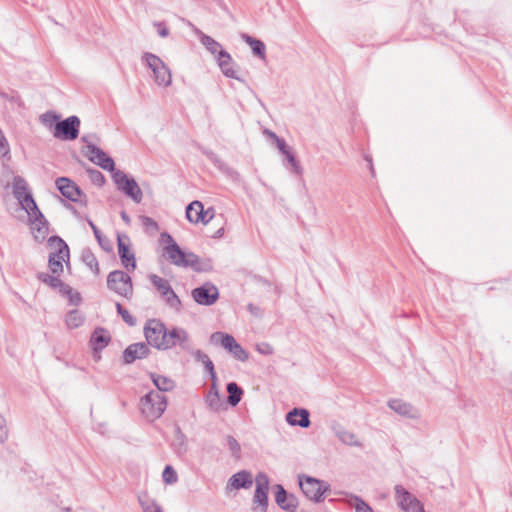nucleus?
Segmentation results:
<instances>
[{"label":"nucleus","instance_id":"nucleus-58","mask_svg":"<svg viewBox=\"0 0 512 512\" xmlns=\"http://www.w3.org/2000/svg\"><path fill=\"white\" fill-rule=\"evenodd\" d=\"M66 294L69 296L70 301L72 303H74V304H78V302L81 299L79 293L78 292H74L73 290H72L71 293H66Z\"/></svg>","mask_w":512,"mask_h":512},{"label":"nucleus","instance_id":"nucleus-52","mask_svg":"<svg viewBox=\"0 0 512 512\" xmlns=\"http://www.w3.org/2000/svg\"><path fill=\"white\" fill-rule=\"evenodd\" d=\"M8 436L7 428H6V421L5 419L0 415V443H3Z\"/></svg>","mask_w":512,"mask_h":512},{"label":"nucleus","instance_id":"nucleus-25","mask_svg":"<svg viewBox=\"0 0 512 512\" xmlns=\"http://www.w3.org/2000/svg\"><path fill=\"white\" fill-rule=\"evenodd\" d=\"M110 342V335L104 328H97L90 338V345L94 351L105 348Z\"/></svg>","mask_w":512,"mask_h":512},{"label":"nucleus","instance_id":"nucleus-46","mask_svg":"<svg viewBox=\"0 0 512 512\" xmlns=\"http://www.w3.org/2000/svg\"><path fill=\"white\" fill-rule=\"evenodd\" d=\"M236 344H237V342H236L235 338L232 335L227 334V335H225L221 346L230 353L232 351V349L234 348V345H236Z\"/></svg>","mask_w":512,"mask_h":512},{"label":"nucleus","instance_id":"nucleus-63","mask_svg":"<svg viewBox=\"0 0 512 512\" xmlns=\"http://www.w3.org/2000/svg\"><path fill=\"white\" fill-rule=\"evenodd\" d=\"M223 231H224V229L222 227L220 229H218L217 232H216L217 237L222 236Z\"/></svg>","mask_w":512,"mask_h":512},{"label":"nucleus","instance_id":"nucleus-39","mask_svg":"<svg viewBox=\"0 0 512 512\" xmlns=\"http://www.w3.org/2000/svg\"><path fill=\"white\" fill-rule=\"evenodd\" d=\"M351 505L355 508V512H374L373 509L358 496L352 498Z\"/></svg>","mask_w":512,"mask_h":512},{"label":"nucleus","instance_id":"nucleus-61","mask_svg":"<svg viewBox=\"0 0 512 512\" xmlns=\"http://www.w3.org/2000/svg\"><path fill=\"white\" fill-rule=\"evenodd\" d=\"M212 381V384H211V388L209 391H215V390H218L217 388V384H216V380H211Z\"/></svg>","mask_w":512,"mask_h":512},{"label":"nucleus","instance_id":"nucleus-28","mask_svg":"<svg viewBox=\"0 0 512 512\" xmlns=\"http://www.w3.org/2000/svg\"><path fill=\"white\" fill-rule=\"evenodd\" d=\"M38 279L53 289L59 288L63 293L72 292V288L68 285H65L57 276L49 275L47 273H40L38 275Z\"/></svg>","mask_w":512,"mask_h":512},{"label":"nucleus","instance_id":"nucleus-1","mask_svg":"<svg viewBox=\"0 0 512 512\" xmlns=\"http://www.w3.org/2000/svg\"><path fill=\"white\" fill-rule=\"evenodd\" d=\"M161 240L167 244L164 247L165 255L175 266L191 268L196 272L207 271L211 268L209 262H202L196 254L184 252L170 234L166 232L162 233Z\"/></svg>","mask_w":512,"mask_h":512},{"label":"nucleus","instance_id":"nucleus-20","mask_svg":"<svg viewBox=\"0 0 512 512\" xmlns=\"http://www.w3.org/2000/svg\"><path fill=\"white\" fill-rule=\"evenodd\" d=\"M118 253L121 260L122 265L127 270H135L136 268V260L135 254L129 249V245L124 242L123 237L118 235Z\"/></svg>","mask_w":512,"mask_h":512},{"label":"nucleus","instance_id":"nucleus-10","mask_svg":"<svg viewBox=\"0 0 512 512\" xmlns=\"http://www.w3.org/2000/svg\"><path fill=\"white\" fill-rule=\"evenodd\" d=\"M256 489L253 496V507L254 512H266L268 507V490H269V478L268 476L260 472L255 478Z\"/></svg>","mask_w":512,"mask_h":512},{"label":"nucleus","instance_id":"nucleus-13","mask_svg":"<svg viewBox=\"0 0 512 512\" xmlns=\"http://www.w3.org/2000/svg\"><path fill=\"white\" fill-rule=\"evenodd\" d=\"M80 119L70 116L55 125L54 137L62 140H75L79 135Z\"/></svg>","mask_w":512,"mask_h":512},{"label":"nucleus","instance_id":"nucleus-36","mask_svg":"<svg viewBox=\"0 0 512 512\" xmlns=\"http://www.w3.org/2000/svg\"><path fill=\"white\" fill-rule=\"evenodd\" d=\"M206 403L212 411H214V412L220 411L223 407V403L220 398L219 391L218 390L209 391L206 396Z\"/></svg>","mask_w":512,"mask_h":512},{"label":"nucleus","instance_id":"nucleus-22","mask_svg":"<svg viewBox=\"0 0 512 512\" xmlns=\"http://www.w3.org/2000/svg\"><path fill=\"white\" fill-rule=\"evenodd\" d=\"M286 421L292 426L307 428L310 425L309 412L306 409L294 408L287 413Z\"/></svg>","mask_w":512,"mask_h":512},{"label":"nucleus","instance_id":"nucleus-16","mask_svg":"<svg viewBox=\"0 0 512 512\" xmlns=\"http://www.w3.org/2000/svg\"><path fill=\"white\" fill-rule=\"evenodd\" d=\"M192 297L199 305H213L219 298L218 288L212 283H205L192 290Z\"/></svg>","mask_w":512,"mask_h":512},{"label":"nucleus","instance_id":"nucleus-3","mask_svg":"<svg viewBox=\"0 0 512 512\" xmlns=\"http://www.w3.org/2000/svg\"><path fill=\"white\" fill-rule=\"evenodd\" d=\"M167 407V399L157 391H150L140 401V409L144 417L154 421L162 416Z\"/></svg>","mask_w":512,"mask_h":512},{"label":"nucleus","instance_id":"nucleus-35","mask_svg":"<svg viewBox=\"0 0 512 512\" xmlns=\"http://www.w3.org/2000/svg\"><path fill=\"white\" fill-rule=\"evenodd\" d=\"M336 435L338 439L346 445L357 447L361 446V443L358 441L356 435L351 431L341 428L336 431Z\"/></svg>","mask_w":512,"mask_h":512},{"label":"nucleus","instance_id":"nucleus-23","mask_svg":"<svg viewBox=\"0 0 512 512\" xmlns=\"http://www.w3.org/2000/svg\"><path fill=\"white\" fill-rule=\"evenodd\" d=\"M388 406L401 416L408 418H417L418 411L409 403L400 399H391L388 402Z\"/></svg>","mask_w":512,"mask_h":512},{"label":"nucleus","instance_id":"nucleus-56","mask_svg":"<svg viewBox=\"0 0 512 512\" xmlns=\"http://www.w3.org/2000/svg\"><path fill=\"white\" fill-rule=\"evenodd\" d=\"M0 97L7 101L15 102V103H18L19 105L21 104V99L18 95H8L5 92H0Z\"/></svg>","mask_w":512,"mask_h":512},{"label":"nucleus","instance_id":"nucleus-53","mask_svg":"<svg viewBox=\"0 0 512 512\" xmlns=\"http://www.w3.org/2000/svg\"><path fill=\"white\" fill-rule=\"evenodd\" d=\"M154 26L157 28L160 37L165 38L169 35V29L163 22H157Z\"/></svg>","mask_w":512,"mask_h":512},{"label":"nucleus","instance_id":"nucleus-5","mask_svg":"<svg viewBox=\"0 0 512 512\" xmlns=\"http://www.w3.org/2000/svg\"><path fill=\"white\" fill-rule=\"evenodd\" d=\"M107 287L124 298L131 299L133 296L131 277L122 270H114L108 274Z\"/></svg>","mask_w":512,"mask_h":512},{"label":"nucleus","instance_id":"nucleus-6","mask_svg":"<svg viewBox=\"0 0 512 512\" xmlns=\"http://www.w3.org/2000/svg\"><path fill=\"white\" fill-rule=\"evenodd\" d=\"M166 326L159 319H149L144 326V335L147 343L157 350H164Z\"/></svg>","mask_w":512,"mask_h":512},{"label":"nucleus","instance_id":"nucleus-45","mask_svg":"<svg viewBox=\"0 0 512 512\" xmlns=\"http://www.w3.org/2000/svg\"><path fill=\"white\" fill-rule=\"evenodd\" d=\"M88 173L90 175L91 180L98 186H102L105 183L104 175L95 169H89Z\"/></svg>","mask_w":512,"mask_h":512},{"label":"nucleus","instance_id":"nucleus-15","mask_svg":"<svg viewBox=\"0 0 512 512\" xmlns=\"http://www.w3.org/2000/svg\"><path fill=\"white\" fill-rule=\"evenodd\" d=\"M85 155L91 162L100 166L102 169L112 173L116 171L114 160L96 145L88 143L86 145Z\"/></svg>","mask_w":512,"mask_h":512},{"label":"nucleus","instance_id":"nucleus-54","mask_svg":"<svg viewBox=\"0 0 512 512\" xmlns=\"http://www.w3.org/2000/svg\"><path fill=\"white\" fill-rule=\"evenodd\" d=\"M203 365L205 370L209 373L211 380H217L214 364L211 359L207 360Z\"/></svg>","mask_w":512,"mask_h":512},{"label":"nucleus","instance_id":"nucleus-37","mask_svg":"<svg viewBox=\"0 0 512 512\" xmlns=\"http://www.w3.org/2000/svg\"><path fill=\"white\" fill-rule=\"evenodd\" d=\"M84 318L77 310H72L66 317V325L70 329L78 328L82 325Z\"/></svg>","mask_w":512,"mask_h":512},{"label":"nucleus","instance_id":"nucleus-57","mask_svg":"<svg viewBox=\"0 0 512 512\" xmlns=\"http://www.w3.org/2000/svg\"><path fill=\"white\" fill-rule=\"evenodd\" d=\"M142 222L147 228H152V229L158 228L157 223L150 217H147V216L143 217Z\"/></svg>","mask_w":512,"mask_h":512},{"label":"nucleus","instance_id":"nucleus-64","mask_svg":"<svg viewBox=\"0 0 512 512\" xmlns=\"http://www.w3.org/2000/svg\"><path fill=\"white\" fill-rule=\"evenodd\" d=\"M248 309H249L252 313H254V311H255V308H254V306H253L252 304H249V305H248Z\"/></svg>","mask_w":512,"mask_h":512},{"label":"nucleus","instance_id":"nucleus-30","mask_svg":"<svg viewBox=\"0 0 512 512\" xmlns=\"http://www.w3.org/2000/svg\"><path fill=\"white\" fill-rule=\"evenodd\" d=\"M81 260H82V262L87 267H89V269L96 276H98L100 274V268H99L98 260H97L96 256L94 255V253L92 252V250L90 248H84L82 250V252H81Z\"/></svg>","mask_w":512,"mask_h":512},{"label":"nucleus","instance_id":"nucleus-26","mask_svg":"<svg viewBox=\"0 0 512 512\" xmlns=\"http://www.w3.org/2000/svg\"><path fill=\"white\" fill-rule=\"evenodd\" d=\"M218 64L226 77L239 80V77L236 75V71L233 69L232 58L226 51L219 52Z\"/></svg>","mask_w":512,"mask_h":512},{"label":"nucleus","instance_id":"nucleus-44","mask_svg":"<svg viewBox=\"0 0 512 512\" xmlns=\"http://www.w3.org/2000/svg\"><path fill=\"white\" fill-rule=\"evenodd\" d=\"M227 445L233 456L237 459L240 457L241 447L238 441L233 436L227 437Z\"/></svg>","mask_w":512,"mask_h":512},{"label":"nucleus","instance_id":"nucleus-49","mask_svg":"<svg viewBox=\"0 0 512 512\" xmlns=\"http://www.w3.org/2000/svg\"><path fill=\"white\" fill-rule=\"evenodd\" d=\"M275 143H276L277 148L283 155L288 154L292 150L291 147H289L286 144L285 140L282 138H277V140H275Z\"/></svg>","mask_w":512,"mask_h":512},{"label":"nucleus","instance_id":"nucleus-4","mask_svg":"<svg viewBox=\"0 0 512 512\" xmlns=\"http://www.w3.org/2000/svg\"><path fill=\"white\" fill-rule=\"evenodd\" d=\"M142 61L151 70L155 83L161 87H168L172 83V74L168 66L157 55L145 52Z\"/></svg>","mask_w":512,"mask_h":512},{"label":"nucleus","instance_id":"nucleus-9","mask_svg":"<svg viewBox=\"0 0 512 512\" xmlns=\"http://www.w3.org/2000/svg\"><path fill=\"white\" fill-rule=\"evenodd\" d=\"M299 485L304 495L315 502L321 501L323 494L329 489L327 483L310 476H300Z\"/></svg>","mask_w":512,"mask_h":512},{"label":"nucleus","instance_id":"nucleus-32","mask_svg":"<svg viewBox=\"0 0 512 512\" xmlns=\"http://www.w3.org/2000/svg\"><path fill=\"white\" fill-rule=\"evenodd\" d=\"M243 39L251 47L254 55L258 56L260 59H265V44L261 40L255 39L249 35H243Z\"/></svg>","mask_w":512,"mask_h":512},{"label":"nucleus","instance_id":"nucleus-42","mask_svg":"<svg viewBox=\"0 0 512 512\" xmlns=\"http://www.w3.org/2000/svg\"><path fill=\"white\" fill-rule=\"evenodd\" d=\"M162 477L164 482L168 484L176 483L178 480L176 471L172 468V466L169 465L165 467L162 473Z\"/></svg>","mask_w":512,"mask_h":512},{"label":"nucleus","instance_id":"nucleus-40","mask_svg":"<svg viewBox=\"0 0 512 512\" xmlns=\"http://www.w3.org/2000/svg\"><path fill=\"white\" fill-rule=\"evenodd\" d=\"M286 157V160L291 165L292 172L296 175H302L303 169L299 162L296 160L295 155L293 151L291 150L288 154L284 155Z\"/></svg>","mask_w":512,"mask_h":512},{"label":"nucleus","instance_id":"nucleus-12","mask_svg":"<svg viewBox=\"0 0 512 512\" xmlns=\"http://www.w3.org/2000/svg\"><path fill=\"white\" fill-rule=\"evenodd\" d=\"M395 500L401 510L405 512H424L421 502L402 485L394 487Z\"/></svg>","mask_w":512,"mask_h":512},{"label":"nucleus","instance_id":"nucleus-59","mask_svg":"<svg viewBox=\"0 0 512 512\" xmlns=\"http://www.w3.org/2000/svg\"><path fill=\"white\" fill-rule=\"evenodd\" d=\"M88 224L89 226L91 227L93 233H94V236L95 238H99V236L102 235V233L100 232V230L98 229V227L91 221L88 219Z\"/></svg>","mask_w":512,"mask_h":512},{"label":"nucleus","instance_id":"nucleus-21","mask_svg":"<svg viewBox=\"0 0 512 512\" xmlns=\"http://www.w3.org/2000/svg\"><path fill=\"white\" fill-rule=\"evenodd\" d=\"M277 492L275 495L276 503L284 510L293 512L298 506L297 498L293 494H288L286 490L281 486L277 485Z\"/></svg>","mask_w":512,"mask_h":512},{"label":"nucleus","instance_id":"nucleus-38","mask_svg":"<svg viewBox=\"0 0 512 512\" xmlns=\"http://www.w3.org/2000/svg\"><path fill=\"white\" fill-rule=\"evenodd\" d=\"M201 42L212 54H219V52L222 51L220 49L221 45L208 35H204L201 38Z\"/></svg>","mask_w":512,"mask_h":512},{"label":"nucleus","instance_id":"nucleus-8","mask_svg":"<svg viewBox=\"0 0 512 512\" xmlns=\"http://www.w3.org/2000/svg\"><path fill=\"white\" fill-rule=\"evenodd\" d=\"M149 280L155 287V289L159 292L163 300L166 302V304L175 309L179 310L181 307V301L179 297L176 295L174 290L172 289L170 283L168 280L156 275V274H150Z\"/></svg>","mask_w":512,"mask_h":512},{"label":"nucleus","instance_id":"nucleus-62","mask_svg":"<svg viewBox=\"0 0 512 512\" xmlns=\"http://www.w3.org/2000/svg\"><path fill=\"white\" fill-rule=\"evenodd\" d=\"M121 217L124 221H129V217L127 216V214L125 212H122L121 213Z\"/></svg>","mask_w":512,"mask_h":512},{"label":"nucleus","instance_id":"nucleus-47","mask_svg":"<svg viewBox=\"0 0 512 512\" xmlns=\"http://www.w3.org/2000/svg\"><path fill=\"white\" fill-rule=\"evenodd\" d=\"M256 349L260 354L263 355H272L274 352L273 347L267 342L257 344Z\"/></svg>","mask_w":512,"mask_h":512},{"label":"nucleus","instance_id":"nucleus-43","mask_svg":"<svg viewBox=\"0 0 512 512\" xmlns=\"http://www.w3.org/2000/svg\"><path fill=\"white\" fill-rule=\"evenodd\" d=\"M232 354V356L241 361V362H245L248 360V353L242 348V346L240 344H236L234 345V348L232 349V351L230 352Z\"/></svg>","mask_w":512,"mask_h":512},{"label":"nucleus","instance_id":"nucleus-11","mask_svg":"<svg viewBox=\"0 0 512 512\" xmlns=\"http://www.w3.org/2000/svg\"><path fill=\"white\" fill-rule=\"evenodd\" d=\"M29 217V222L31 225V231L34 235V238L38 242H42L46 239L49 232V223L39 210L36 205V209L31 207V209L25 210Z\"/></svg>","mask_w":512,"mask_h":512},{"label":"nucleus","instance_id":"nucleus-51","mask_svg":"<svg viewBox=\"0 0 512 512\" xmlns=\"http://www.w3.org/2000/svg\"><path fill=\"white\" fill-rule=\"evenodd\" d=\"M215 217V210L214 208H208L207 210L203 209V218L204 221H200V223L207 225L209 222H211Z\"/></svg>","mask_w":512,"mask_h":512},{"label":"nucleus","instance_id":"nucleus-33","mask_svg":"<svg viewBox=\"0 0 512 512\" xmlns=\"http://www.w3.org/2000/svg\"><path fill=\"white\" fill-rule=\"evenodd\" d=\"M226 390L228 392V403L231 406H236L241 401L243 390L235 382L228 383Z\"/></svg>","mask_w":512,"mask_h":512},{"label":"nucleus","instance_id":"nucleus-24","mask_svg":"<svg viewBox=\"0 0 512 512\" xmlns=\"http://www.w3.org/2000/svg\"><path fill=\"white\" fill-rule=\"evenodd\" d=\"M253 484L252 475L250 472L242 470L232 475L228 481V486L232 489L249 488Z\"/></svg>","mask_w":512,"mask_h":512},{"label":"nucleus","instance_id":"nucleus-18","mask_svg":"<svg viewBox=\"0 0 512 512\" xmlns=\"http://www.w3.org/2000/svg\"><path fill=\"white\" fill-rule=\"evenodd\" d=\"M55 184L65 198L73 202L80 201L82 192L72 180L66 177H60L56 180Z\"/></svg>","mask_w":512,"mask_h":512},{"label":"nucleus","instance_id":"nucleus-50","mask_svg":"<svg viewBox=\"0 0 512 512\" xmlns=\"http://www.w3.org/2000/svg\"><path fill=\"white\" fill-rule=\"evenodd\" d=\"M96 240L104 251L110 252L112 250V245L108 238L101 235Z\"/></svg>","mask_w":512,"mask_h":512},{"label":"nucleus","instance_id":"nucleus-55","mask_svg":"<svg viewBox=\"0 0 512 512\" xmlns=\"http://www.w3.org/2000/svg\"><path fill=\"white\" fill-rule=\"evenodd\" d=\"M192 355L196 361L201 362L202 364L210 359L209 356L201 350L193 351Z\"/></svg>","mask_w":512,"mask_h":512},{"label":"nucleus","instance_id":"nucleus-27","mask_svg":"<svg viewBox=\"0 0 512 512\" xmlns=\"http://www.w3.org/2000/svg\"><path fill=\"white\" fill-rule=\"evenodd\" d=\"M186 217L188 221L194 224L204 221L203 218V204L200 201L191 202L186 208Z\"/></svg>","mask_w":512,"mask_h":512},{"label":"nucleus","instance_id":"nucleus-19","mask_svg":"<svg viewBox=\"0 0 512 512\" xmlns=\"http://www.w3.org/2000/svg\"><path fill=\"white\" fill-rule=\"evenodd\" d=\"M150 349L143 342L129 345L123 352V361L126 364L133 363L136 359H142L148 356Z\"/></svg>","mask_w":512,"mask_h":512},{"label":"nucleus","instance_id":"nucleus-34","mask_svg":"<svg viewBox=\"0 0 512 512\" xmlns=\"http://www.w3.org/2000/svg\"><path fill=\"white\" fill-rule=\"evenodd\" d=\"M138 499L143 512H163L161 506L147 494L140 495Z\"/></svg>","mask_w":512,"mask_h":512},{"label":"nucleus","instance_id":"nucleus-14","mask_svg":"<svg viewBox=\"0 0 512 512\" xmlns=\"http://www.w3.org/2000/svg\"><path fill=\"white\" fill-rule=\"evenodd\" d=\"M13 194L19 201L22 209L28 210L31 207L36 209V202L30 192H28V185L26 180L21 176L13 178Z\"/></svg>","mask_w":512,"mask_h":512},{"label":"nucleus","instance_id":"nucleus-2","mask_svg":"<svg viewBox=\"0 0 512 512\" xmlns=\"http://www.w3.org/2000/svg\"><path fill=\"white\" fill-rule=\"evenodd\" d=\"M48 246L52 250L48 260L49 269L53 274H60L63 272V262L69 261V247L58 236H51L48 239Z\"/></svg>","mask_w":512,"mask_h":512},{"label":"nucleus","instance_id":"nucleus-31","mask_svg":"<svg viewBox=\"0 0 512 512\" xmlns=\"http://www.w3.org/2000/svg\"><path fill=\"white\" fill-rule=\"evenodd\" d=\"M204 155L212 162V164L219 169L220 171L233 176L237 174L231 167H229L218 155H216L214 152L205 150Z\"/></svg>","mask_w":512,"mask_h":512},{"label":"nucleus","instance_id":"nucleus-48","mask_svg":"<svg viewBox=\"0 0 512 512\" xmlns=\"http://www.w3.org/2000/svg\"><path fill=\"white\" fill-rule=\"evenodd\" d=\"M225 335H227V333L214 332L211 334L209 341L213 345H218V344L222 345Z\"/></svg>","mask_w":512,"mask_h":512},{"label":"nucleus","instance_id":"nucleus-41","mask_svg":"<svg viewBox=\"0 0 512 512\" xmlns=\"http://www.w3.org/2000/svg\"><path fill=\"white\" fill-rule=\"evenodd\" d=\"M116 309L122 319L130 326H134L136 323L135 318L126 310L120 303H116Z\"/></svg>","mask_w":512,"mask_h":512},{"label":"nucleus","instance_id":"nucleus-29","mask_svg":"<svg viewBox=\"0 0 512 512\" xmlns=\"http://www.w3.org/2000/svg\"><path fill=\"white\" fill-rule=\"evenodd\" d=\"M150 377H151L152 382L158 389L157 392L171 391L175 387V382L169 377L159 375L156 373H151Z\"/></svg>","mask_w":512,"mask_h":512},{"label":"nucleus","instance_id":"nucleus-7","mask_svg":"<svg viewBox=\"0 0 512 512\" xmlns=\"http://www.w3.org/2000/svg\"><path fill=\"white\" fill-rule=\"evenodd\" d=\"M113 181L117 188L126 196L130 197L134 202L142 201V191L134 178H130L121 170L114 171L112 174Z\"/></svg>","mask_w":512,"mask_h":512},{"label":"nucleus","instance_id":"nucleus-17","mask_svg":"<svg viewBox=\"0 0 512 512\" xmlns=\"http://www.w3.org/2000/svg\"><path fill=\"white\" fill-rule=\"evenodd\" d=\"M189 334L184 328L173 327L166 331L164 350L172 349L179 345L184 350H189Z\"/></svg>","mask_w":512,"mask_h":512},{"label":"nucleus","instance_id":"nucleus-60","mask_svg":"<svg viewBox=\"0 0 512 512\" xmlns=\"http://www.w3.org/2000/svg\"><path fill=\"white\" fill-rule=\"evenodd\" d=\"M265 133H266L269 137H271L272 139H274V141H275V140H277V138H279V137H278L274 132H272V131H268V130H266V131H265Z\"/></svg>","mask_w":512,"mask_h":512}]
</instances>
